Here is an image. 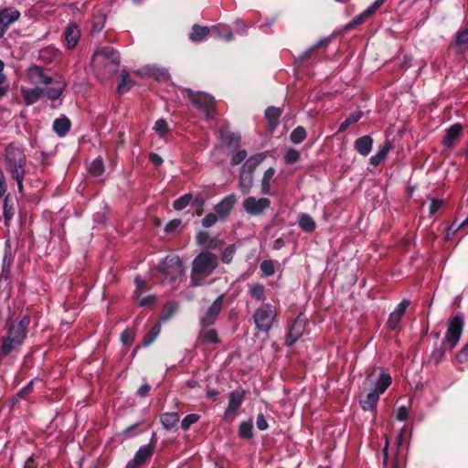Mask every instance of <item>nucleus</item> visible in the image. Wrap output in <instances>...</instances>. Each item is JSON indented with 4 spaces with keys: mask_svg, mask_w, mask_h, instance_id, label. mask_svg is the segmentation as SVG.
I'll list each match as a JSON object with an SVG mask.
<instances>
[{
    "mask_svg": "<svg viewBox=\"0 0 468 468\" xmlns=\"http://www.w3.org/2000/svg\"><path fill=\"white\" fill-rule=\"evenodd\" d=\"M65 39L69 49L75 48L80 37V31L76 24H69L64 32Z\"/></svg>",
    "mask_w": 468,
    "mask_h": 468,
    "instance_id": "obj_22",
    "label": "nucleus"
},
{
    "mask_svg": "<svg viewBox=\"0 0 468 468\" xmlns=\"http://www.w3.org/2000/svg\"><path fill=\"white\" fill-rule=\"evenodd\" d=\"M304 333V324L299 318L291 326L285 344L292 346Z\"/></svg>",
    "mask_w": 468,
    "mask_h": 468,
    "instance_id": "obj_18",
    "label": "nucleus"
},
{
    "mask_svg": "<svg viewBox=\"0 0 468 468\" xmlns=\"http://www.w3.org/2000/svg\"><path fill=\"white\" fill-rule=\"evenodd\" d=\"M239 434L241 438L250 439L252 437V424L250 421H243L239 424Z\"/></svg>",
    "mask_w": 468,
    "mask_h": 468,
    "instance_id": "obj_42",
    "label": "nucleus"
},
{
    "mask_svg": "<svg viewBox=\"0 0 468 468\" xmlns=\"http://www.w3.org/2000/svg\"><path fill=\"white\" fill-rule=\"evenodd\" d=\"M20 91L27 105H32L36 103L39 100L40 96L44 93V90L39 87H21Z\"/></svg>",
    "mask_w": 468,
    "mask_h": 468,
    "instance_id": "obj_20",
    "label": "nucleus"
},
{
    "mask_svg": "<svg viewBox=\"0 0 468 468\" xmlns=\"http://www.w3.org/2000/svg\"><path fill=\"white\" fill-rule=\"evenodd\" d=\"M25 175L26 174H18V175L10 176L14 180H16V182L17 184L18 191L20 193H22L23 189H24L23 181H24Z\"/></svg>",
    "mask_w": 468,
    "mask_h": 468,
    "instance_id": "obj_62",
    "label": "nucleus"
},
{
    "mask_svg": "<svg viewBox=\"0 0 468 468\" xmlns=\"http://www.w3.org/2000/svg\"><path fill=\"white\" fill-rule=\"evenodd\" d=\"M95 67H108L110 65L116 69L120 63L117 51L112 47H105L97 50L92 57Z\"/></svg>",
    "mask_w": 468,
    "mask_h": 468,
    "instance_id": "obj_8",
    "label": "nucleus"
},
{
    "mask_svg": "<svg viewBox=\"0 0 468 468\" xmlns=\"http://www.w3.org/2000/svg\"><path fill=\"white\" fill-rule=\"evenodd\" d=\"M392 383L390 374L384 368H374L364 380L359 393V402L363 410H373L383 394Z\"/></svg>",
    "mask_w": 468,
    "mask_h": 468,
    "instance_id": "obj_1",
    "label": "nucleus"
},
{
    "mask_svg": "<svg viewBox=\"0 0 468 468\" xmlns=\"http://www.w3.org/2000/svg\"><path fill=\"white\" fill-rule=\"evenodd\" d=\"M265 159L264 154H257L246 160L240 169L253 174L256 167Z\"/></svg>",
    "mask_w": 468,
    "mask_h": 468,
    "instance_id": "obj_31",
    "label": "nucleus"
},
{
    "mask_svg": "<svg viewBox=\"0 0 468 468\" xmlns=\"http://www.w3.org/2000/svg\"><path fill=\"white\" fill-rule=\"evenodd\" d=\"M136 289L134 291L133 296L138 301L143 297V294L147 287V283L145 281L136 277L135 280Z\"/></svg>",
    "mask_w": 468,
    "mask_h": 468,
    "instance_id": "obj_43",
    "label": "nucleus"
},
{
    "mask_svg": "<svg viewBox=\"0 0 468 468\" xmlns=\"http://www.w3.org/2000/svg\"><path fill=\"white\" fill-rule=\"evenodd\" d=\"M242 206L249 215L259 216L271 206V200L267 197H249L244 199Z\"/></svg>",
    "mask_w": 468,
    "mask_h": 468,
    "instance_id": "obj_9",
    "label": "nucleus"
},
{
    "mask_svg": "<svg viewBox=\"0 0 468 468\" xmlns=\"http://www.w3.org/2000/svg\"><path fill=\"white\" fill-rule=\"evenodd\" d=\"M218 264V256L207 250L197 254L192 261L190 274L192 285L200 286L214 272Z\"/></svg>",
    "mask_w": 468,
    "mask_h": 468,
    "instance_id": "obj_2",
    "label": "nucleus"
},
{
    "mask_svg": "<svg viewBox=\"0 0 468 468\" xmlns=\"http://www.w3.org/2000/svg\"><path fill=\"white\" fill-rule=\"evenodd\" d=\"M463 126L460 123H455L450 126L446 130V134L443 139V144L446 148H452L456 144L461 133Z\"/></svg>",
    "mask_w": 468,
    "mask_h": 468,
    "instance_id": "obj_19",
    "label": "nucleus"
},
{
    "mask_svg": "<svg viewBox=\"0 0 468 468\" xmlns=\"http://www.w3.org/2000/svg\"><path fill=\"white\" fill-rule=\"evenodd\" d=\"M197 241L198 245L206 249H217L221 245L218 238L210 236L207 232H199L197 235Z\"/></svg>",
    "mask_w": 468,
    "mask_h": 468,
    "instance_id": "obj_23",
    "label": "nucleus"
},
{
    "mask_svg": "<svg viewBox=\"0 0 468 468\" xmlns=\"http://www.w3.org/2000/svg\"><path fill=\"white\" fill-rule=\"evenodd\" d=\"M104 23H105L104 15H100V16L94 17L93 27L97 31H100L104 27Z\"/></svg>",
    "mask_w": 468,
    "mask_h": 468,
    "instance_id": "obj_59",
    "label": "nucleus"
},
{
    "mask_svg": "<svg viewBox=\"0 0 468 468\" xmlns=\"http://www.w3.org/2000/svg\"><path fill=\"white\" fill-rule=\"evenodd\" d=\"M322 45H326V41H324V40H323V41H320L319 43H317V44H315V45H314V46L310 47V48H308V49H307V50L303 54V56H302L301 59H304V58H309V57L313 54V52H314V51L318 47H320V46H322Z\"/></svg>",
    "mask_w": 468,
    "mask_h": 468,
    "instance_id": "obj_61",
    "label": "nucleus"
},
{
    "mask_svg": "<svg viewBox=\"0 0 468 468\" xmlns=\"http://www.w3.org/2000/svg\"><path fill=\"white\" fill-rule=\"evenodd\" d=\"M104 163L101 157L95 158L89 165V172L93 176H100L104 173Z\"/></svg>",
    "mask_w": 468,
    "mask_h": 468,
    "instance_id": "obj_37",
    "label": "nucleus"
},
{
    "mask_svg": "<svg viewBox=\"0 0 468 468\" xmlns=\"http://www.w3.org/2000/svg\"><path fill=\"white\" fill-rule=\"evenodd\" d=\"M256 425H257V428L260 430V431H265L267 430L268 428V423L263 416V414L260 413L258 414L257 416V420H256Z\"/></svg>",
    "mask_w": 468,
    "mask_h": 468,
    "instance_id": "obj_60",
    "label": "nucleus"
},
{
    "mask_svg": "<svg viewBox=\"0 0 468 468\" xmlns=\"http://www.w3.org/2000/svg\"><path fill=\"white\" fill-rule=\"evenodd\" d=\"M468 43V28H464L463 30L458 32L456 37V44L463 45Z\"/></svg>",
    "mask_w": 468,
    "mask_h": 468,
    "instance_id": "obj_57",
    "label": "nucleus"
},
{
    "mask_svg": "<svg viewBox=\"0 0 468 468\" xmlns=\"http://www.w3.org/2000/svg\"><path fill=\"white\" fill-rule=\"evenodd\" d=\"M253 185V174L240 169L239 172V187L243 194L250 192Z\"/></svg>",
    "mask_w": 468,
    "mask_h": 468,
    "instance_id": "obj_28",
    "label": "nucleus"
},
{
    "mask_svg": "<svg viewBox=\"0 0 468 468\" xmlns=\"http://www.w3.org/2000/svg\"><path fill=\"white\" fill-rule=\"evenodd\" d=\"M27 335V332L16 324H12L7 336L15 344L21 345Z\"/></svg>",
    "mask_w": 468,
    "mask_h": 468,
    "instance_id": "obj_29",
    "label": "nucleus"
},
{
    "mask_svg": "<svg viewBox=\"0 0 468 468\" xmlns=\"http://www.w3.org/2000/svg\"><path fill=\"white\" fill-rule=\"evenodd\" d=\"M70 127L71 122L66 116L57 118L53 122V130L59 137L65 136L69 133Z\"/></svg>",
    "mask_w": 468,
    "mask_h": 468,
    "instance_id": "obj_25",
    "label": "nucleus"
},
{
    "mask_svg": "<svg viewBox=\"0 0 468 468\" xmlns=\"http://www.w3.org/2000/svg\"><path fill=\"white\" fill-rule=\"evenodd\" d=\"M164 429L170 431L179 422V415L176 412H165L160 417Z\"/></svg>",
    "mask_w": 468,
    "mask_h": 468,
    "instance_id": "obj_27",
    "label": "nucleus"
},
{
    "mask_svg": "<svg viewBox=\"0 0 468 468\" xmlns=\"http://www.w3.org/2000/svg\"><path fill=\"white\" fill-rule=\"evenodd\" d=\"M442 204L443 201L441 199H431L429 207L430 214H435L442 207Z\"/></svg>",
    "mask_w": 468,
    "mask_h": 468,
    "instance_id": "obj_56",
    "label": "nucleus"
},
{
    "mask_svg": "<svg viewBox=\"0 0 468 468\" xmlns=\"http://www.w3.org/2000/svg\"><path fill=\"white\" fill-rule=\"evenodd\" d=\"M155 443L156 438L155 434L154 433L150 440V442L146 445L140 447L139 450L136 452L133 459L140 464L144 463L153 455Z\"/></svg>",
    "mask_w": 468,
    "mask_h": 468,
    "instance_id": "obj_16",
    "label": "nucleus"
},
{
    "mask_svg": "<svg viewBox=\"0 0 468 468\" xmlns=\"http://www.w3.org/2000/svg\"><path fill=\"white\" fill-rule=\"evenodd\" d=\"M222 305H223V295H219L212 303V304L208 307V309L207 310L205 314L200 318V324L203 327H207V326L213 324L216 322V320L222 309Z\"/></svg>",
    "mask_w": 468,
    "mask_h": 468,
    "instance_id": "obj_10",
    "label": "nucleus"
},
{
    "mask_svg": "<svg viewBox=\"0 0 468 468\" xmlns=\"http://www.w3.org/2000/svg\"><path fill=\"white\" fill-rule=\"evenodd\" d=\"M156 302V296L154 294H149L143 296L139 301L138 304L143 307L153 306Z\"/></svg>",
    "mask_w": 468,
    "mask_h": 468,
    "instance_id": "obj_50",
    "label": "nucleus"
},
{
    "mask_svg": "<svg viewBox=\"0 0 468 468\" xmlns=\"http://www.w3.org/2000/svg\"><path fill=\"white\" fill-rule=\"evenodd\" d=\"M250 295L257 301H262L265 298V288L260 283L249 284Z\"/></svg>",
    "mask_w": 468,
    "mask_h": 468,
    "instance_id": "obj_38",
    "label": "nucleus"
},
{
    "mask_svg": "<svg viewBox=\"0 0 468 468\" xmlns=\"http://www.w3.org/2000/svg\"><path fill=\"white\" fill-rule=\"evenodd\" d=\"M4 165L9 176L26 174L27 157L23 148L16 143H11L5 148Z\"/></svg>",
    "mask_w": 468,
    "mask_h": 468,
    "instance_id": "obj_3",
    "label": "nucleus"
},
{
    "mask_svg": "<svg viewBox=\"0 0 468 468\" xmlns=\"http://www.w3.org/2000/svg\"><path fill=\"white\" fill-rule=\"evenodd\" d=\"M245 391L242 388H237L229 394V406L225 412L226 415L234 413L242 404Z\"/></svg>",
    "mask_w": 468,
    "mask_h": 468,
    "instance_id": "obj_17",
    "label": "nucleus"
},
{
    "mask_svg": "<svg viewBox=\"0 0 468 468\" xmlns=\"http://www.w3.org/2000/svg\"><path fill=\"white\" fill-rule=\"evenodd\" d=\"M149 74L153 75L157 80H165L168 78V72L161 69H153Z\"/></svg>",
    "mask_w": 468,
    "mask_h": 468,
    "instance_id": "obj_52",
    "label": "nucleus"
},
{
    "mask_svg": "<svg viewBox=\"0 0 468 468\" xmlns=\"http://www.w3.org/2000/svg\"><path fill=\"white\" fill-rule=\"evenodd\" d=\"M154 130L161 135H164L168 131V124L165 120H158L154 124Z\"/></svg>",
    "mask_w": 468,
    "mask_h": 468,
    "instance_id": "obj_53",
    "label": "nucleus"
},
{
    "mask_svg": "<svg viewBox=\"0 0 468 468\" xmlns=\"http://www.w3.org/2000/svg\"><path fill=\"white\" fill-rule=\"evenodd\" d=\"M133 81L131 79L130 75L123 71L121 75V80L117 87V91L119 94H123L130 90V89L133 87Z\"/></svg>",
    "mask_w": 468,
    "mask_h": 468,
    "instance_id": "obj_33",
    "label": "nucleus"
},
{
    "mask_svg": "<svg viewBox=\"0 0 468 468\" xmlns=\"http://www.w3.org/2000/svg\"><path fill=\"white\" fill-rule=\"evenodd\" d=\"M188 97L194 106L202 112L207 120L214 118L215 101L208 94L202 92H188Z\"/></svg>",
    "mask_w": 468,
    "mask_h": 468,
    "instance_id": "obj_7",
    "label": "nucleus"
},
{
    "mask_svg": "<svg viewBox=\"0 0 468 468\" xmlns=\"http://www.w3.org/2000/svg\"><path fill=\"white\" fill-rule=\"evenodd\" d=\"M306 138V131L303 127H296L290 134V139L293 144H300Z\"/></svg>",
    "mask_w": 468,
    "mask_h": 468,
    "instance_id": "obj_41",
    "label": "nucleus"
},
{
    "mask_svg": "<svg viewBox=\"0 0 468 468\" xmlns=\"http://www.w3.org/2000/svg\"><path fill=\"white\" fill-rule=\"evenodd\" d=\"M44 92L48 99L55 101L60 97L64 89L66 88V81L62 77L57 76L55 79L52 78V82L48 85Z\"/></svg>",
    "mask_w": 468,
    "mask_h": 468,
    "instance_id": "obj_14",
    "label": "nucleus"
},
{
    "mask_svg": "<svg viewBox=\"0 0 468 468\" xmlns=\"http://www.w3.org/2000/svg\"><path fill=\"white\" fill-rule=\"evenodd\" d=\"M209 32H210V30L207 27H200V26L195 25L193 27L192 32L190 34V39L192 41H201L207 36H208Z\"/></svg>",
    "mask_w": 468,
    "mask_h": 468,
    "instance_id": "obj_36",
    "label": "nucleus"
},
{
    "mask_svg": "<svg viewBox=\"0 0 468 468\" xmlns=\"http://www.w3.org/2000/svg\"><path fill=\"white\" fill-rule=\"evenodd\" d=\"M199 419H200V416L198 414H195V413L188 414L181 421V428L184 431H187L190 428V426L192 424L197 422Z\"/></svg>",
    "mask_w": 468,
    "mask_h": 468,
    "instance_id": "obj_44",
    "label": "nucleus"
},
{
    "mask_svg": "<svg viewBox=\"0 0 468 468\" xmlns=\"http://www.w3.org/2000/svg\"><path fill=\"white\" fill-rule=\"evenodd\" d=\"M160 333V326L155 325L144 338V344L149 346L154 342L158 334Z\"/></svg>",
    "mask_w": 468,
    "mask_h": 468,
    "instance_id": "obj_49",
    "label": "nucleus"
},
{
    "mask_svg": "<svg viewBox=\"0 0 468 468\" xmlns=\"http://www.w3.org/2000/svg\"><path fill=\"white\" fill-rule=\"evenodd\" d=\"M16 346H18L17 344H15L13 341L9 340V337L7 336L4 341L2 345V354L3 355H8Z\"/></svg>",
    "mask_w": 468,
    "mask_h": 468,
    "instance_id": "obj_51",
    "label": "nucleus"
},
{
    "mask_svg": "<svg viewBox=\"0 0 468 468\" xmlns=\"http://www.w3.org/2000/svg\"><path fill=\"white\" fill-rule=\"evenodd\" d=\"M20 17V12L13 7L0 10V37H2L8 27Z\"/></svg>",
    "mask_w": 468,
    "mask_h": 468,
    "instance_id": "obj_11",
    "label": "nucleus"
},
{
    "mask_svg": "<svg viewBox=\"0 0 468 468\" xmlns=\"http://www.w3.org/2000/svg\"><path fill=\"white\" fill-rule=\"evenodd\" d=\"M410 303V302L409 300H402L397 305L396 309L389 314L388 319V325L390 329L397 328Z\"/></svg>",
    "mask_w": 468,
    "mask_h": 468,
    "instance_id": "obj_15",
    "label": "nucleus"
},
{
    "mask_svg": "<svg viewBox=\"0 0 468 468\" xmlns=\"http://www.w3.org/2000/svg\"><path fill=\"white\" fill-rule=\"evenodd\" d=\"M282 115V111L276 107H269L265 111V118L268 122L270 130H274L279 122V118Z\"/></svg>",
    "mask_w": 468,
    "mask_h": 468,
    "instance_id": "obj_26",
    "label": "nucleus"
},
{
    "mask_svg": "<svg viewBox=\"0 0 468 468\" xmlns=\"http://www.w3.org/2000/svg\"><path fill=\"white\" fill-rule=\"evenodd\" d=\"M373 139L369 135H364L355 142L356 150L363 156H367L372 149Z\"/></svg>",
    "mask_w": 468,
    "mask_h": 468,
    "instance_id": "obj_24",
    "label": "nucleus"
},
{
    "mask_svg": "<svg viewBox=\"0 0 468 468\" xmlns=\"http://www.w3.org/2000/svg\"><path fill=\"white\" fill-rule=\"evenodd\" d=\"M198 343L217 344L219 342L218 332L215 329L202 330L199 333Z\"/></svg>",
    "mask_w": 468,
    "mask_h": 468,
    "instance_id": "obj_30",
    "label": "nucleus"
},
{
    "mask_svg": "<svg viewBox=\"0 0 468 468\" xmlns=\"http://www.w3.org/2000/svg\"><path fill=\"white\" fill-rule=\"evenodd\" d=\"M221 138L223 143L227 144L228 145H238L240 139L238 134L229 133H221Z\"/></svg>",
    "mask_w": 468,
    "mask_h": 468,
    "instance_id": "obj_46",
    "label": "nucleus"
},
{
    "mask_svg": "<svg viewBox=\"0 0 468 468\" xmlns=\"http://www.w3.org/2000/svg\"><path fill=\"white\" fill-rule=\"evenodd\" d=\"M235 203H236L235 196L229 195V196L225 197L218 204L216 205L215 211L221 218H226L232 210Z\"/></svg>",
    "mask_w": 468,
    "mask_h": 468,
    "instance_id": "obj_21",
    "label": "nucleus"
},
{
    "mask_svg": "<svg viewBox=\"0 0 468 468\" xmlns=\"http://www.w3.org/2000/svg\"><path fill=\"white\" fill-rule=\"evenodd\" d=\"M390 150V143L386 142L378 151V153L370 157V164L373 165H378L380 162H382L388 155Z\"/></svg>",
    "mask_w": 468,
    "mask_h": 468,
    "instance_id": "obj_32",
    "label": "nucleus"
},
{
    "mask_svg": "<svg viewBox=\"0 0 468 468\" xmlns=\"http://www.w3.org/2000/svg\"><path fill=\"white\" fill-rule=\"evenodd\" d=\"M300 159V153L294 148H289L285 154L284 160L287 164L292 165Z\"/></svg>",
    "mask_w": 468,
    "mask_h": 468,
    "instance_id": "obj_45",
    "label": "nucleus"
},
{
    "mask_svg": "<svg viewBox=\"0 0 468 468\" xmlns=\"http://www.w3.org/2000/svg\"><path fill=\"white\" fill-rule=\"evenodd\" d=\"M362 117L361 112H356L351 113L339 126L338 133H343L347 127L353 123L358 122Z\"/></svg>",
    "mask_w": 468,
    "mask_h": 468,
    "instance_id": "obj_39",
    "label": "nucleus"
},
{
    "mask_svg": "<svg viewBox=\"0 0 468 468\" xmlns=\"http://www.w3.org/2000/svg\"><path fill=\"white\" fill-rule=\"evenodd\" d=\"M192 198V194H185L174 201L173 207L176 210H182L190 204Z\"/></svg>",
    "mask_w": 468,
    "mask_h": 468,
    "instance_id": "obj_40",
    "label": "nucleus"
},
{
    "mask_svg": "<svg viewBox=\"0 0 468 468\" xmlns=\"http://www.w3.org/2000/svg\"><path fill=\"white\" fill-rule=\"evenodd\" d=\"M409 415V410L406 407H400L398 409L396 418L399 420H405Z\"/></svg>",
    "mask_w": 468,
    "mask_h": 468,
    "instance_id": "obj_64",
    "label": "nucleus"
},
{
    "mask_svg": "<svg viewBox=\"0 0 468 468\" xmlns=\"http://www.w3.org/2000/svg\"><path fill=\"white\" fill-rule=\"evenodd\" d=\"M275 175V170L272 167H270L264 172L263 177L261 179V192L263 194L271 193V181Z\"/></svg>",
    "mask_w": 468,
    "mask_h": 468,
    "instance_id": "obj_35",
    "label": "nucleus"
},
{
    "mask_svg": "<svg viewBox=\"0 0 468 468\" xmlns=\"http://www.w3.org/2000/svg\"><path fill=\"white\" fill-rule=\"evenodd\" d=\"M260 268L265 276H271L275 271L273 262L269 260L263 261L261 263Z\"/></svg>",
    "mask_w": 468,
    "mask_h": 468,
    "instance_id": "obj_47",
    "label": "nucleus"
},
{
    "mask_svg": "<svg viewBox=\"0 0 468 468\" xmlns=\"http://www.w3.org/2000/svg\"><path fill=\"white\" fill-rule=\"evenodd\" d=\"M159 270L170 283L176 282L184 271L182 261L176 256L166 257L159 263Z\"/></svg>",
    "mask_w": 468,
    "mask_h": 468,
    "instance_id": "obj_6",
    "label": "nucleus"
},
{
    "mask_svg": "<svg viewBox=\"0 0 468 468\" xmlns=\"http://www.w3.org/2000/svg\"><path fill=\"white\" fill-rule=\"evenodd\" d=\"M218 221V217L216 214L209 213L202 219V225L205 228H209L213 226Z\"/></svg>",
    "mask_w": 468,
    "mask_h": 468,
    "instance_id": "obj_54",
    "label": "nucleus"
},
{
    "mask_svg": "<svg viewBox=\"0 0 468 468\" xmlns=\"http://www.w3.org/2000/svg\"><path fill=\"white\" fill-rule=\"evenodd\" d=\"M247 157V152L245 150L238 151L231 158V164L237 165L240 164Z\"/></svg>",
    "mask_w": 468,
    "mask_h": 468,
    "instance_id": "obj_55",
    "label": "nucleus"
},
{
    "mask_svg": "<svg viewBox=\"0 0 468 468\" xmlns=\"http://www.w3.org/2000/svg\"><path fill=\"white\" fill-rule=\"evenodd\" d=\"M275 317V307L271 303H265L255 311L253 320L259 330L267 332L271 329Z\"/></svg>",
    "mask_w": 468,
    "mask_h": 468,
    "instance_id": "obj_5",
    "label": "nucleus"
},
{
    "mask_svg": "<svg viewBox=\"0 0 468 468\" xmlns=\"http://www.w3.org/2000/svg\"><path fill=\"white\" fill-rule=\"evenodd\" d=\"M181 225L180 219H174L166 224L165 229L166 232L175 231Z\"/></svg>",
    "mask_w": 468,
    "mask_h": 468,
    "instance_id": "obj_63",
    "label": "nucleus"
},
{
    "mask_svg": "<svg viewBox=\"0 0 468 468\" xmlns=\"http://www.w3.org/2000/svg\"><path fill=\"white\" fill-rule=\"evenodd\" d=\"M176 306L170 303H167L165 308H164V314H163V318L165 320L168 319L169 317H171L173 315V314L176 312Z\"/></svg>",
    "mask_w": 468,
    "mask_h": 468,
    "instance_id": "obj_58",
    "label": "nucleus"
},
{
    "mask_svg": "<svg viewBox=\"0 0 468 468\" xmlns=\"http://www.w3.org/2000/svg\"><path fill=\"white\" fill-rule=\"evenodd\" d=\"M27 78L29 82L37 87L40 84L48 86L52 82V78L45 74L43 69L38 66L29 68Z\"/></svg>",
    "mask_w": 468,
    "mask_h": 468,
    "instance_id": "obj_12",
    "label": "nucleus"
},
{
    "mask_svg": "<svg viewBox=\"0 0 468 468\" xmlns=\"http://www.w3.org/2000/svg\"><path fill=\"white\" fill-rule=\"evenodd\" d=\"M385 0H376L370 6L365 9L361 14L356 16L346 26V29H352L365 22L367 18L372 16L384 3Z\"/></svg>",
    "mask_w": 468,
    "mask_h": 468,
    "instance_id": "obj_13",
    "label": "nucleus"
},
{
    "mask_svg": "<svg viewBox=\"0 0 468 468\" xmlns=\"http://www.w3.org/2000/svg\"><path fill=\"white\" fill-rule=\"evenodd\" d=\"M235 251H236V248L234 245L228 246L222 253L221 261L224 263H227V264L229 263L234 257Z\"/></svg>",
    "mask_w": 468,
    "mask_h": 468,
    "instance_id": "obj_48",
    "label": "nucleus"
},
{
    "mask_svg": "<svg viewBox=\"0 0 468 468\" xmlns=\"http://www.w3.org/2000/svg\"><path fill=\"white\" fill-rule=\"evenodd\" d=\"M299 226L306 232H312L315 229L316 224L314 218L308 214H302L299 218Z\"/></svg>",
    "mask_w": 468,
    "mask_h": 468,
    "instance_id": "obj_34",
    "label": "nucleus"
},
{
    "mask_svg": "<svg viewBox=\"0 0 468 468\" xmlns=\"http://www.w3.org/2000/svg\"><path fill=\"white\" fill-rule=\"evenodd\" d=\"M463 328V316L461 314L450 320L445 337L442 341L443 349H452L459 342Z\"/></svg>",
    "mask_w": 468,
    "mask_h": 468,
    "instance_id": "obj_4",
    "label": "nucleus"
}]
</instances>
